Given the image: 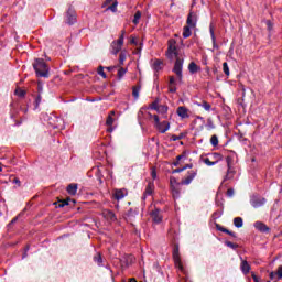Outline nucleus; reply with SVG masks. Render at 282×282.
Wrapping results in <instances>:
<instances>
[{
	"instance_id": "obj_1",
	"label": "nucleus",
	"mask_w": 282,
	"mask_h": 282,
	"mask_svg": "<svg viewBox=\"0 0 282 282\" xmlns=\"http://www.w3.org/2000/svg\"><path fill=\"white\" fill-rule=\"evenodd\" d=\"M33 69L40 78H50V66H47L45 59L36 58L33 63Z\"/></svg>"
},
{
	"instance_id": "obj_2",
	"label": "nucleus",
	"mask_w": 282,
	"mask_h": 282,
	"mask_svg": "<svg viewBox=\"0 0 282 282\" xmlns=\"http://www.w3.org/2000/svg\"><path fill=\"white\" fill-rule=\"evenodd\" d=\"M149 118H153L155 122V128L158 129L159 133H166V131L171 129V123L169 121L160 122V117L158 115L149 113Z\"/></svg>"
},
{
	"instance_id": "obj_3",
	"label": "nucleus",
	"mask_w": 282,
	"mask_h": 282,
	"mask_svg": "<svg viewBox=\"0 0 282 282\" xmlns=\"http://www.w3.org/2000/svg\"><path fill=\"white\" fill-rule=\"evenodd\" d=\"M172 257L175 268H177L180 272H184V264H182V258L180 256V245H174Z\"/></svg>"
},
{
	"instance_id": "obj_4",
	"label": "nucleus",
	"mask_w": 282,
	"mask_h": 282,
	"mask_svg": "<svg viewBox=\"0 0 282 282\" xmlns=\"http://www.w3.org/2000/svg\"><path fill=\"white\" fill-rule=\"evenodd\" d=\"M167 45H169L167 52H166L167 58H171V59L177 58V46H176L177 42L171 39L169 40Z\"/></svg>"
},
{
	"instance_id": "obj_5",
	"label": "nucleus",
	"mask_w": 282,
	"mask_h": 282,
	"mask_svg": "<svg viewBox=\"0 0 282 282\" xmlns=\"http://www.w3.org/2000/svg\"><path fill=\"white\" fill-rule=\"evenodd\" d=\"M265 202H268L264 197L253 194L250 197V204L253 208H261V206H265Z\"/></svg>"
},
{
	"instance_id": "obj_6",
	"label": "nucleus",
	"mask_w": 282,
	"mask_h": 282,
	"mask_svg": "<svg viewBox=\"0 0 282 282\" xmlns=\"http://www.w3.org/2000/svg\"><path fill=\"white\" fill-rule=\"evenodd\" d=\"M197 173H198L197 169L188 171L187 174L185 175V177L182 178L181 185L188 186L193 182V180H195V177H197Z\"/></svg>"
},
{
	"instance_id": "obj_7",
	"label": "nucleus",
	"mask_w": 282,
	"mask_h": 282,
	"mask_svg": "<svg viewBox=\"0 0 282 282\" xmlns=\"http://www.w3.org/2000/svg\"><path fill=\"white\" fill-rule=\"evenodd\" d=\"M151 67L154 72V76L158 78V74L164 69V61L162 59H153L151 63Z\"/></svg>"
},
{
	"instance_id": "obj_8",
	"label": "nucleus",
	"mask_w": 282,
	"mask_h": 282,
	"mask_svg": "<svg viewBox=\"0 0 282 282\" xmlns=\"http://www.w3.org/2000/svg\"><path fill=\"white\" fill-rule=\"evenodd\" d=\"M182 67H184V58L176 57L173 72L182 80Z\"/></svg>"
},
{
	"instance_id": "obj_9",
	"label": "nucleus",
	"mask_w": 282,
	"mask_h": 282,
	"mask_svg": "<svg viewBox=\"0 0 282 282\" xmlns=\"http://www.w3.org/2000/svg\"><path fill=\"white\" fill-rule=\"evenodd\" d=\"M186 25L195 30L197 28V13L191 11L187 15Z\"/></svg>"
},
{
	"instance_id": "obj_10",
	"label": "nucleus",
	"mask_w": 282,
	"mask_h": 282,
	"mask_svg": "<svg viewBox=\"0 0 282 282\" xmlns=\"http://www.w3.org/2000/svg\"><path fill=\"white\" fill-rule=\"evenodd\" d=\"M176 115L178 118H181L182 120H186L188 118H191V110H188V108L184 107V106H180L176 109Z\"/></svg>"
},
{
	"instance_id": "obj_11",
	"label": "nucleus",
	"mask_w": 282,
	"mask_h": 282,
	"mask_svg": "<svg viewBox=\"0 0 282 282\" xmlns=\"http://www.w3.org/2000/svg\"><path fill=\"white\" fill-rule=\"evenodd\" d=\"M124 45V42H122V37H119L118 40L113 41L111 43V47H112V54H118V52H120V50H122V46Z\"/></svg>"
},
{
	"instance_id": "obj_12",
	"label": "nucleus",
	"mask_w": 282,
	"mask_h": 282,
	"mask_svg": "<svg viewBox=\"0 0 282 282\" xmlns=\"http://www.w3.org/2000/svg\"><path fill=\"white\" fill-rule=\"evenodd\" d=\"M75 21H76V11L69 8L66 12V23L68 25H74Z\"/></svg>"
},
{
	"instance_id": "obj_13",
	"label": "nucleus",
	"mask_w": 282,
	"mask_h": 282,
	"mask_svg": "<svg viewBox=\"0 0 282 282\" xmlns=\"http://www.w3.org/2000/svg\"><path fill=\"white\" fill-rule=\"evenodd\" d=\"M154 191H155V183L149 182L143 193V199H147V197L153 195Z\"/></svg>"
},
{
	"instance_id": "obj_14",
	"label": "nucleus",
	"mask_w": 282,
	"mask_h": 282,
	"mask_svg": "<svg viewBox=\"0 0 282 282\" xmlns=\"http://www.w3.org/2000/svg\"><path fill=\"white\" fill-rule=\"evenodd\" d=\"M240 270L242 272V274H250V270H251V267H250V263H248V260H243L242 257H240Z\"/></svg>"
},
{
	"instance_id": "obj_15",
	"label": "nucleus",
	"mask_w": 282,
	"mask_h": 282,
	"mask_svg": "<svg viewBox=\"0 0 282 282\" xmlns=\"http://www.w3.org/2000/svg\"><path fill=\"white\" fill-rule=\"evenodd\" d=\"M254 228L256 230H259V232H270V227L262 221H256Z\"/></svg>"
},
{
	"instance_id": "obj_16",
	"label": "nucleus",
	"mask_w": 282,
	"mask_h": 282,
	"mask_svg": "<svg viewBox=\"0 0 282 282\" xmlns=\"http://www.w3.org/2000/svg\"><path fill=\"white\" fill-rule=\"evenodd\" d=\"M102 217L107 219V221H116V214L112 210L104 209L102 210Z\"/></svg>"
},
{
	"instance_id": "obj_17",
	"label": "nucleus",
	"mask_w": 282,
	"mask_h": 282,
	"mask_svg": "<svg viewBox=\"0 0 282 282\" xmlns=\"http://www.w3.org/2000/svg\"><path fill=\"white\" fill-rule=\"evenodd\" d=\"M150 215L154 224H162V215L160 214V209L152 210Z\"/></svg>"
},
{
	"instance_id": "obj_18",
	"label": "nucleus",
	"mask_w": 282,
	"mask_h": 282,
	"mask_svg": "<svg viewBox=\"0 0 282 282\" xmlns=\"http://www.w3.org/2000/svg\"><path fill=\"white\" fill-rule=\"evenodd\" d=\"M127 197V189H116L113 193V198L117 199V202H120V199H124Z\"/></svg>"
},
{
	"instance_id": "obj_19",
	"label": "nucleus",
	"mask_w": 282,
	"mask_h": 282,
	"mask_svg": "<svg viewBox=\"0 0 282 282\" xmlns=\"http://www.w3.org/2000/svg\"><path fill=\"white\" fill-rule=\"evenodd\" d=\"M209 32H210V37L213 41V47L217 48L218 46H217V37L215 36V24L210 23Z\"/></svg>"
},
{
	"instance_id": "obj_20",
	"label": "nucleus",
	"mask_w": 282,
	"mask_h": 282,
	"mask_svg": "<svg viewBox=\"0 0 282 282\" xmlns=\"http://www.w3.org/2000/svg\"><path fill=\"white\" fill-rule=\"evenodd\" d=\"M195 105L197 107H202L203 109H205V111H210V109H213V106L206 101V100H203V101H196Z\"/></svg>"
},
{
	"instance_id": "obj_21",
	"label": "nucleus",
	"mask_w": 282,
	"mask_h": 282,
	"mask_svg": "<svg viewBox=\"0 0 282 282\" xmlns=\"http://www.w3.org/2000/svg\"><path fill=\"white\" fill-rule=\"evenodd\" d=\"M191 30H193V26L187 24L183 28V39H191V35L193 34Z\"/></svg>"
},
{
	"instance_id": "obj_22",
	"label": "nucleus",
	"mask_w": 282,
	"mask_h": 282,
	"mask_svg": "<svg viewBox=\"0 0 282 282\" xmlns=\"http://www.w3.org/2000/svg\"><path fill=\"white\" fill-rule=\"evenodd\" d=\"M209 158L215 162V164H218V162H221V160H224V155L217 152L212 153Z\"/></svg>"
},
{
	"instance_id": "obj_23",
	"label": "nucleus",
	"mask_w": 282,
	"mask_h": 282,
	"mask_svg": "<svg viewBox=\"0 0 282 282\" xmlns=\"http://www.w3.org/2000/svg\"><path fill=\"white\" fill-rule=\"evenodd\" d=\"M68 195H76L78 192V185L77 184H69L66 188Z\"/></svg>"
},
{
	"instance_id": "obj_24",
	"label": "nucleus",
	"mask_w": 282,
	"mask_h": 282,
	"mask_svg": "<svg viewBox=\"0 0 282 282\" xmlns=\"http://www.w3.org/2000/svg\"><path fill=\"white\" fill-rule=\"evenodd\" d=\"M235 173H237L235 171V167H232V166L227 167V174L225 176V181L226 180H232V177H235Z\"/></svg>"
},
{
	"instance_id": "obj_25",
	"label": "nucleus",
	"mask_w": 282,
	"mask_h": 282,
	"mask_svg": "<svg viewBox=\"0 0 282 282\" xmlns=\"http://www.w3.org/2000/svg\"><path fill=\"white\" fill-rule=\"evenodd\" d=\"M199 69H202V68L199 66H197L195 62L189 63V65H188L189 73L197 74V72H199Z\"/></svg>"
},
{
	"instance_id": "obj_26",
	"label": "nucleus",
	"mask_w": 282,
	"mask_h": 282,
	"mask_svg": "<svg viewBox=\"0 0 282 282\" xmlns=\"http://www.w3.org/2000/svg\"><path fill=\"white\" fill-rule=\"evenodd\" d=\"M172 195L174 199H178L180 197V185L171 187Z\"/></svg>"
},
{
	"instance_id": "obj_27",
	"label": "nucleus",
	"mask_w": 282,
	"mask_h": 282,
	"mask_svg": "<svg viewBox=\"0 0 282 282\" xmlns=\"http://www.w3.org/2000/svg\"><path fill=\"white\" fill-rule=\"evenodd\" d=\"M113 116H116V112L111 111L109 113V116L107 117V120H106L107 127H112L113 126Z\"/></svg>"
},
{
	"instance_id": "obj_28",
	"label": "nucleus",
	"mask_w": 282,
	"mask_h": 282,
	"mask_svg": "<svg viewBox=\"0 0 282 282\" xmlns=\"http://www.w3.org/2000/svg\"><path fill=\"white\" fill-rule=\"evenodd\" d=\"M140 89H142L140 85L132 87V96L135 99L140 98Z\"/></svg>"
},
{
	"instance_id": "obj_29",
	"label": "nucleus",
	"mask_w": 282,
	"mask_h": 282,
	"mask_svg": "<svg viewBox=\"0 0 282 282\" xmlns=\"http://www.w3.org/2000/svg\"><path fill=\"white\" fill-rule=\"evenodd\" d=\"M234 226H236V228H242L243 227V218H241V217L234 218Z\"/></svg>"
},
{
	"instance_id": "obj_30",
	"label": "nucleus",
	"mask_w": 282,
	"mask_h": 282,
	"mask_svg": "<svg viewBox=\"0 0 282 282\" xmlns=\"http://www.w3.org/2000/svg\"><path fill=\"white\" fill-rule=\"evenodd\" d=\"M156 111H158V113H162V116H166V113L169 112V107L161 105V106H159Z\"/></svg>"
},
{
	"instance_id": "obj_31",
	"label": "nucleus",
	"mask_w": 282,
	"mask_h": 282,
	"mask_svg": "<svg viewBox=\"0 0 282 282\" xmlns=\"http://www.w3.org/2000/svg\"><path fill=\"white\" fill-rule=\"evenodd\" d=\"M210 144H212V147H218L219 145V138L216 134L212 135Z\"/></svg>"
},
{
	"instance_id": "obj_32",
	"label": "nucleus",
	"mask_w": 282,
	"mask_h": 282,
	"mask_svg": "<svg viewBox=\"0 0 282 282\" xmlns=\"http://www.w3.org/2000/svg\"><path fill=\"white\" fill-rule=\"evenodd\" d=\"M124 74H127V68L120 67L117 73L119 80H121V78H124Z\"/></svg>"
},
{
	"instance_id": "obj_33",
	"label": "nucleus",
	"mask_w": 282,
	"mask_h": 282,
	"mask_svg": "<svg viewBox=\"0 0 282 282\" xmlns=\"http://www.w3.org/2000/svg\"><path fill=\"white\" fill-rule=\"evenodd\" d=\"M141 18H142V13L140 11H137L133 19L134 25H138L140 23Z\"/></svg>"
},
{
	"instance_id": "obj_34",
	"label": "nucleus",
	"mask_w": 282,
	"mask_h": 282,
	"mask_svg": "<svg viewBox=\"0 0 282 282\" xmlns=\"http://www.w3.org/2000/svg\"><path fill=\"white\" fill-rule=\"evenodd\" d=\"M182 183H177V178L175 176L170 177V188H173V186H180Z\"/></svg>"
},
{
	"instance_id": "obj_35",
	"label": "nucleus",
	"mask_w": 282,
	"mask_h": 282,
	"mask_svg": "<svg viewBox=\"0 0 282 282\" xmlns=\"http://www.w3.org/2000/svg\"><path fill=\"white\" fill-rule=\"evenodd\" d=\"M124 61H127V53L121 52L119 54V65H124Z\"/></svg>"
},
{
	"instance_id": "obj_36",
	"label": "nucleus",
	"mask_w": 282,
	"mask_h": 282,
	"mask_svg": "<svg viewBox=\"0 0 282 282\" xmlns=\"http://www.w3.org/2000/svg\"><path fill=\"white\" fill-rule=\"evenodd\" d=\"M223 72H224L225 76H230V68L228 67L227 62L223 63Z\"/></svg>"
},
{
	"instance_id": "obj_37",
	"label": "nucleus",
	"mask_w": 282,
	"mask_h": 282,
	"mask_svg": "<svg viewBox=\"0 0 282 282\" xmlns=\"http://www.w3.org/2000/svg\"><path fill=\"white\" fill-rule=\"evenodd\" d=\"M94 262L97 263L98 265H102V256H100V253H97L94 257Z\"/></svg>"
},
{
	"instance_id": "obj_38",
	"label": "nucleus",
	"mask_w": 282,
	"mask_h": 282,
	"mask_svg": "<svg viewBox=\"0 0 282 282\" xmlns=\"http://www.w3.org/2000/svg\"><path fill=\"white\" fill-rule=\"evenodd\" d=\"M97 74H98L99 76H101L102 78H107V74L105 73V67H102V66H99V67L97 68Z\"/></svg>"
},
{
	"instance_id": "obj_39",
	"label": "nucleus",
	"mask_w": 282,
	"mask_h": 282,
	"mask_svg": "<svg viewBox=\"0 0 282 282\" xmlns=\"http://www.w3.org/2000/svg\"><path fill=\"white\" fill-rule=\"evenodd\" d=\"M203 162L206 166H215V162L210 158L203 159Z\"/></svg>"
},
{
	"instance_id": "obj_40",
	"label": "nucleus",
	"mask_w": 282,
	"mask_h": 282,
	"mask_svg": "<svg viewBox=\"0 0 282 282\" xmlns=\"http://www.w3.org/2000/svg\"><path fill=\"white\" fill-rule=\"evenodd\" d=\"M225 245L227 248H231L232 250H237V248H239V245L230 241H226Z\"/></svg>"
},
{
	"instance_id": "obj_41",
	"label": "nucleus",
	"mask_w": 282,
	"mask_h": 282,
	"mask_svg": "<svg viewBox=\"0 0 282 282\" xmlns=\"http://www.w3.org/2000/svg\"><path fill=\"white\" fill-rule=\"evenodd\" d=\"M265 25H267L268 32H272V30H274V23H272V21L267 20Z\"/></svg>"
},
{
	"instance_id": "obj_42",
	"label": "nucleus",
	"mask_w": 282,
	"mask_h": 282,
	"mask_svg": "<svg viewBox=\"0 0 282 282\" xmlns=\"http://www.w3.org/2000/svg\"><path fill=\"white\" fill-rule=\"evenodd\" d=\"M217 230H219V232H225L226 235H230V230L221 227L220 225H216Z\"/></svg>"
},
{
	"instance_id": "obj_43",
	"label": "nucleus",
	"mask_w": 282,
	"mask_h": 282,
	"mask_svg": "<svg viewBox=\"0 0 282 282\" xmlns=\"http://www.w3.org/2000/svg\"><path fill=\"white\" fill-rule=\"evenodd\" d=\"M183 158H185L184 154L177 155L176 161L173 162V166H180V161L183 160Z\"/></svg>"
},
{
	"instance_id": "obj_44",
	"label": "nucleus",
	"mask_w": 282,
	"mask_h": 282,
	"mask_svg": "<svg viewBox=\"0 0 282 282\" xmlns=\"http://www.w3.org/2000/svg\"><path fill=\"white\" fill-rule=\"evenodd\" d=\"M15 96L23 98V96H25V90H23L21 88L15 89Z\"/></svg>"
},
{
	"instance_id": "obj_45",
	"label": "nucleus",
	"mask_w": 282,
	"mask_h": 282,
	"mask_svg": "<svg viewBox=\"0 0 282 282\" xmlns=\"http://www.w3.org/2000/svg\"><path fill=\"white\" fill-rule=\"evenodd\" d=\"M269 278L271 279V281H279V274L276 272H271L269 274Z\"/></svg>"
},
{
	"instance_id": "obj_46",
	"label": "nucleus",
	"mask_w": 282,
	"mask_h": 282,
	"mask_svg": "<svg viewBox=\"0 0 282 282\" xmlns=\"http://www.w3.org/2000/svg\"><path fill=\"white\" fill-rule=\"evenodd\" d=\"M182 138H184L183 134H180V135L173 134L171 137V140H172V142H177V140H182Z\"/></svg>"
},
{
	"instance_id": "obj_47",
	"label": "nucleus",
	"mask_w": 282,
	"mask_h": 282,
	"mask_svg": "<svg viewBox=\"0 0 282 282\" xmlns=\"http://www.w3.org/2000/svg\"><path fill=\"white\" fill-rule=\"evenodd\" d=\"M159 107L160 106L158 105V100H155L150 105V109H152L153 111H158Z\"/></svg>"
},
{
	"instance_id": "obj_48",
	"label": "nucleus",
	"mask_w": 282,
	"mask_h": 282,
	"mask_svg": "<svg viewBox=\"0 0 282 282\" xmlns=\"http://www.w3.org/2000/svg\"><path fill=\"white\" fill-rule=\"evenodd\" d=\"M151 177L152 180H158V171L155 170V167L151 169Z\"/></svg>"
},
{
	"instance_id": "obj_49",
	"label": "nucleus",
	"mask_w": 282,
	"mask_h": 282,
	"mask_svg": "<svg viewBox=\"0 0 282 282\" xmlns=\"http://www.w3.org/2000/svg\"><path fill=\"white\" fill-rule=\"evenodd\" d=\"M108 10H111V12H116L118 10V2H113Z\"/></svg>"
},
{
	"instance_id": "obj_50",
	"label": "nucleus",
	"mask_w": 282,
	"mask_h": 282,
	"mask_svg": "<svg viewBox=\"0 0 282 282\" xmlns=\"http://www.w3.org/2000/svg\"><path fill=\"white\" fill-rule=\"evenodd\" d=\"M41 100H42L41 95H37V97L35 98V109H37V107L41 105Z\"/></svg>"
},
{
	"instance_id": "obj_51",
	"label": "nucleus",
	"mask_w": 282,
	"mask_h": 282,
	"mask_svg": "<svg viewBox=\"0 0 282 282\" xmlns=\"http://www.w3.org/2000/svg\"><path fill=\"white\" fill-rule=\"evenodd\" d=\"M226 162H227V169L232 166V156H227Z\"/></svg>"
},
{
	"instance_id": "obj_52",
	"label": "nucleus",
	"mask_w": 282,
	"mask_h": 282,
	"mask_svg": "<svg viewBox=\"0 0 282 282\" xmlns=\"http://www.w3.org/2000/svg\"><path fill=\"white\" fill-rule=\"evenodd\" d=\"M169 91L171 94H175V91H177V87H175V85H169Z\"/></svg>"
},
{
	"instance_id": "obj_53",
	"label": "nucleus",
	"mask_w": 282,
	"mask_h": 282,
	"mask_svg": "<svg viewBox=\"0 0 282 282\" xmlns=\"http://www.w3.org/2000/svg\"><path fill=\"white\" fill-rule=\"evenodd\" d=\"M184 171H186V167H177V169L173 170L172 173H173V174H175V173H182V172H184Z\"/></svg>"
},
{
	"instance_id": "obj_54",
	"label": "nucleus",
	"mask_w": 282,
	"mask_h": 282,
	"mask_svg": "<svg viewBox=\"0 0 282 282\" xmlns=\"http://www.w3.org/2000/svg\"><path fill=\"white\" fill-rule=\"evenodd\" d=\"M232 195H235V189L232 188L227 189V197H232Z\"/></svg>"
},
{
	"instance_id": "obj_55",
	"label": "nucleus",
	"mask_w": 282,
	"mask_h": 282,
	"mask_svg": "<svg viewBox=\"0 0 282 282\" xmlns=\"http://www.w3.org/2000/svg\"><path fill=\"white\" fill-rule=\"evenodd\" d=\"M276 273H278V279H282V265H280V267L278 268Z\"/></svg>"
},
{
	"instance_id": "obj_56",
	"label": "nucleus",
	"mask_w": 282,
	"mask_h": 282,
	"mask_svg": "<svg viewBox=\"0 0 282 282\" xmlns=\"http://www.w3.org/2000/svg\"><path fill=\"white\" fill-rule=\"evenodd\" d=\"M30 250V246H26L24 249V253L22 256L23 259H25V257H28V251Z\"/></svg>"
},
{
	"instance_id": "obj_57",
	"label": "nucleus",
	"mask_w": 282,
	"mask_h": 282,
	"mask_svg": "<svg viewBox=\"0 0 282 282\" xmlns=\"http://www.w3.org/2000/svg\"><path fill=\"white\" fill-rule=\"evenodd\" d=\"M130 43H131V45H138V42L135 41V37H133V36L130 37Z\"/></svg>"
},
{
	"instance_id": "obj_58",
	"label": "nucleus",
	"mask_w": 282,
	"mask_h": 282,
	"mask_svg": "<svg viewBox=\"0 0 282 282\" xmlns=\"http://www.w3.org/2000/svg\"><path fill=\"white\" fill-rule=\"evenodd\" d=\"M13 184H18V186H21V181L19 180V177L13 178Z\"/></svg>"
},
{
	"instance_id": "obj_59",
	"label": "nucleus",
	"mask_w": 282,
	"mask_h": 282,
	"mask_svg": "<svg viewBox=\"0 0 282 282\" xmlns=\"http://www.w3.org/2000/svg\"><path fill=\"white\" fill-rule=\"evenodd\" d=\"M169 85H175V77L171 76Z\"/></svg>"
},
{
	"instance_id": "obj_60",
	"label": "nucleus",
	"mask_w": 282,
	"mask_h": 282,
	"mask_svg": "<svg viewBox=\"0 0 282 282\" xmlns=\"http://www.w3.org/2000/svg\"><path fill=\"white\" fill-rule=\"evenodd\" d=\"M124 34H127V32L124 30H122L121 34L119 36V39H122V42H124Z\"/></svg>"
},
{
	"instance_id": "obj_61",
	"label": "nucleus",
	"mask_w": 282,
	"mask_h": 282,
	"mask_svg": "<svg viewBox=\"0 0 282 282\" xmlns=\"http://www.w3.org/2000/svg\"><path fill=\"white\" fill-rule=\"evenodd\" d=\"M251 276H252L254 282H259V278L257 276V274L252 273Z\"/></svg>"
},
{
	"instance_id": "obj_62",
	"label": "nucleus",
	"mask_w": 282,
	"mask_h": 282,
	"mask_svg": "<svg viewBox=\"0 0 282 282\" xmlns=\"http://www.w3.org/2000/svg\"><path fill=\"white\" fill-rule=\"evenodd\" d=\"M183 169H185V171H186V169H193V163L186 164L185 166H183Z\"/></svg>"
},
{
	"instance_id": "obj_63",
	"label": "nucleus",
	"mask_w": 282,
	"mask_h": 282,
	"mask_svg": "<svg viewBox=\"0 0 282 282\" xmlns=\"http://www.w3.org/2000/svg\"><path fill=\"white\" fill-rule=\"evenodd\" d=\"M106 69H107L108 72H113V69H116V66H109V67H106Z\"/></svg>"
},
{
	"instance_id": "obj_64",
	"label": "nucleus",
	"mask_w": 282,
	"mask_h": 282,
	"mask_svg": "<svg viewBox=\"0 0 282 282\" xmlns=\"http://www.w3.org/2000/svg\"><path fill=\"white\" fill-rule=\"evenodd\" d=\"M129 282H138V281L135 280V278H131V279L129 280Z\"/></svg>"
}]
</instances>
